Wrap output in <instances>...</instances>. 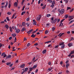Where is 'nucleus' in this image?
Segmentation results:
<instances>
[{
    "label": "nucleus",
    "mask_w": 74,
    "mask_h": 74,
    "mask_svg": "<svg viewBox=\"0 0 74 74\" xmlns=\"http://www.w3.org/2000/svg\"><path fill=\"white\" fill-rule=\"evenodd\" d=\"M53 17H52L51 19V22L52 23H55L56 22L58 21V19L55 18V19H53Z\"/></svg>",
    "instance_id": "obj_1"
},
{
    "label": "nucleus",
    "mask_w": 74,
    "mask_h": 74,
    "mask_svg": "<svg viewBox=\"0 0 74 74\" xmlns=\"http://www.w3.org/2000/svg\"><path fill=\"white\" fill-rule=\"evenodd\" d=\"M59 45H62L61 47V49L64 48V47H65V45H64V43L63 42H61V43H60L59 44Z\"/></svg>",
    "instance_id": "obj_2"
},
{
    "label": "nucleus",
    "mask_w": 74,
    "mask_h": 74,
    "mask_svg": "<svg viewBox=\"0 0 74 74\" xmlns=\"http://www.w3.org/2000/svg\"><path fill=\"white\" fill-rule=\"evenodd\" d=\"M59 12H60V14H63L64 12V10L63 9H62L61 10V11H59Z\"/></svg>",
    "instance_id": "obj_3"
},
{
    "label": "nucleus",
    "mask_w": 74,
    "mask_h": 74,
    "mask_svg": "<svg viewBox=\"0 0 74 74\" xmlns=\"http://www.w3.org/2000/svg\"><path fill=\"white\" fill-rule=\"evenodd\" d=\"M41 18V15H39L38 16L37 18V21H40V18Z\"/></svg>",
    "instance_id": "obj_4"
},
{
    "label": "nucleus",
    "mask_w": 74,
    "mask_h": 74,
    "mask_svg": "<svg viewBox=\"0 0 74 74\" xmlns=\"http://www.w3.org/2000/svg\"><path fill=\"white\" fill-rule=\"evenodd\" d=\"M33 24L34 25H37V22L36 21L34 20H33Z\"/></svg>",
    "instance_id": "obj_5"
},
{
    "label": "nucleus",
    "mask_w": 74,
    "mask_h": 74,
    "mask_svg": "<svg viewBox=\"0 0 74 74\" xmlns=\"http://www.w3.org/2000/svg\"><path fill=\"white\" fill-rule=\"evenodd\" d=\"M68 45L69 47H71L73 45V44L72 43H70L68 44Z\"/></svg>",
    "instance_id": "obj_6"
},
{
    "label": "nucleus",
    "mask_w": 74,
    "mask_h": 74,
    "mask_svg": "<svg viewBox=\"0 0 74 74\" xmlns=\"http://www.w3.org/2000/svg\"><path fill=\"white\" fill-rule=\"evenodd\" d=\"M36 35L35 34H33L31 36V37H33V38H34L35 37Z\"/></svg>",
    "instance_id": "obj_7"
},
{
    "label": "nucleus",
    "mask_w": 74,
    "mask_h": 74,
    "mask_svg": "<svg viewBox=\"0 0 74 74\" xmlns=\"http://www.w3.org/2000/svg\"><path fill=\"white\" fill-rule=\"evenodd\" d=\"M20 29H17L16 30V32L17 33H19V32H20Z\"/></svg>",
    "instance_id": "obj_8"
},
{
    "label": "nucleus",
    "mask_w": 74,
    "mask_h": 74,
    "mask_svg": "<svg viewBox=\"0 0 74 74\" xmlns=\"http://www.w3.org/2000/svg\"><path fill=\"white\" fill-rule=\"evenodd\" d=\"M33 68L32 67H30L29 69V71H32L33 70Z\"/></svg>",
    "instance_id": "obj_9"
},
{
    "label": "nucleus",
    "mask_w": 74,
    "mask_h": 74,
    "mask_svg": "<svg viewBox=\"0 0 74 74\" xmlns=\"http://www.w3.org/2000/svg\"><path fill=\"white\" fill-rule=\"evenodd\" d=\"M24 30H26V28L25 27L23 28L21 31L22 32H23L24 31Z\"/></svg>",
    "instance_id": "obj_10"
},
{
    "label": "nucleus",
    "mask_w": 74,
    "mask_h": 74,
    "mask_svg": "<svg viewBox=\"0 0 74 74\" xmlns=\"http://www.w3.org/2000/svg\"><path fill=\"white\" fill-rule=\"evenodd\" d=\"M46 52H47V50L46 49H45L43 51L42 53H46Z\"/></svg>",
    "instance_id": "obj_11"
},
{
    "label": "nucleus",
    "mask_w": 74,
    "mask_h": 74,
    "mask_svg": "<svg viewBox=\"0 0 74 74\" xmlns=\"http://www.w3.org/2000/svg\"><path fill=\"white\" fill-rule=\"evenodd\" d=\"M37 67V64H36V65H34L32 68H33V69H36V67Z\"/></svg>",
    "instance_id": "obj_12"
},
{
    "label": "nucleus",
    "mask_w": 74,
    "mask_h": 74,
    "mask_svg": "<svg viewBox=\"0 0 74 74\" xmlns=\"http://www.w3.org/2000/svg\"><path fill=\"white\" fill-rule=\"evenodd\" d=\"M10 30L11 32H12V27H9Z\"/></svg>",
    "instance_id": "obj_13"
},
{
    "label": "nucleus",
    "mask_w": 74,
    "mask_h": 74,
    "mask_svg": "<svg viewBox=\"0 0 74 74\" xmlns=\"http://www.w3.org/2000/svg\"><path fill=\"white\" fill-rule=\"evenodd\" d=\"M25 67V64H23L21 65L20 67L21 68H23Z\"/></svg>",
    "instance_id": "obj_14"
},
{
    "label": "nucleus",
    "mask_w": 74,
    "mask_h": 74,
    "mask_svg": "<svg viewBox=\"0 0 74 74\" xmlns=\"http://www.w3.org/2000/svg\"><path fill=\"white\" fill-rule=\"evenodd\" d=\"M25 25H26V23L25 22L22 23V25H23V26H25Z\"/></svg>",
    "instance_id": "obj_15"
},
{
    "label": "nucleus",
    "mask_w": 74,
    "mask_h": 74,
    "mask_svg": "<svg viewBox=\"0 0 74 74\" xmlns=\"http://www.w3.org/2000/svg\"><path fill=\"white\" fill-rule=\"evenodd\" d=\"M5 27H6V28L7 29H9V26L7 24H6L5 25Z\"/></svg>",
    "instance_id": "obj_16"
},
{
    "label": "nucleus",
    "mask_w": 74,
    "mask_h": 74,
    "mask_svg": "<svg viewBox=\"0 0 74 74\" xmlns=\"http://www.w3.org/2000/svg\"><path fill=\"white\" fill-rule=\"evenodd\" d=\"M11 57V55H9L6 58V59H8V58H10Z\"/></svg>",
    "instance_id": "obj_17"
},
{
    "label": "nucleus",
    "mask_w": 74,
    "mask_h": 74,
    "mask_svg": "<svg viewBox=\"0 0 74 74\" xmlns=\"http://www.w3.org/2000/svg\"><path fill=\"white\" fill-rule=\"evenodd\" d=\"M25 13H26V11H25L24 12H23L21 14V15H23V14H25Z\"/></svg>",
    "instance_id": "obj_18"
},
{
    "label": "nucleus",
    "mask_w": 74,
    "mask_h": 74,
    "mask_svg": "<svg viewBox=\"0 0 74 74\" xmlns=\"http://www.w3.org/2000/svg\"><path fill=\"white\" fill-rule=\"evenodd\" d=\"M51 42V41L50 40L49 41H48L46 42H45V44H48V43H49V42Z\"/></svg>",
    "instance_id": "obj_19"
},
{
    "label": "nucleus",
    "mask_w": 74,
    "mask_h": 74,
    "mask_svg": "<svg viewBox=\"0 0 74 74\" xmlns=\"http://www.w3.org/2000/svg\"><path fill=\"white\" fill-rule=\"evenodd\" d=\"M14 27L15 30H17V29H18V27H16V26H14Z\"/></svg>",
    "instance_id": "obj_20"
},
{
    "label": "nucleus",
    "mask_w": 74,
    "mask_h": 74,
    "mask_svg": "<svg viewBox=\"0 0 74 74\" xmlns=\"http://www.w3.org/2000/svg\"><path fill=\"white\" fill-rule=\"evenodd\" d=\"M74 40V38H73V37H72V38H71V39L69 40V42H70L71 41V40Z\"/></svg>",
    "instance_id": "obj_21"
},
{
    "label": "nucleus",
    "mask_w": 74,
    "mask_h": 74,
    "mask_svg": "<svg viewBox=\"0 0 74 74\" xmlns=\"http://www.w3.org/2000/svg\"><path fill=\"white\" fill-rule=\"evenodd\" d=\"M16 15V14H13L12 15V19H14V16H15Z\"/></svg>",
    "instance_id": "obj_22"
},
{
    "label": "nucleus",
    "mask_w": 74,
    "mask_h": 74,
    "mask_svg": "<svg viewBox=\"0 0 74 74\" xmlns=\"http://www.w3.org/2000/svg\"><path fill=\"white\" fill-rule=\"evenodd\" d=\"M69 16H68V15H66L65 16L64 18H65V19H67V18H68V17Z\"/></svg>",
    "instance_id": "obj_23"
},
{
    "label": "nucleus",
    "mask_w": 74,
    "mask_h": 74,
    "mask_svg": "<svg viewBox=\"0 0 74 74\" xmlns=\"http://www.w3.org/2000/svg\"><path fill=\"white\" fill-rule=\"evenodd\" d=\"M49 25H50V24L49 23H47V24L46 26L48 27L49 26Z\"/></svg>",
    "instance_id": "obj_24"
},
{
    "label": "nucleus",
    "mask_w": 74,
    "mask_h": 74,
    "mask_svg": "<svg viewBox=\"0 0 74 74\" xmlns=\"http://www.w3.org/2000/svg\"><path fill=\"white\" fill-rule=\"evenodd\" d=\"M63 24L62 23H61L60 24V25H59V27H60V26H63Z\"/></svg>",
    "instance_id": "obj_25"
},
{
    "label": "nucleus",
    "mask_w": 74,
    "mask_h": 74,
    "mask_svg": "<svg viewBox=\"0 0 74 74\" xmlns=\"http://www.w3.org/2000/svg\"><path fill=\"white\" fill-rule=\"evenodd\" d=\"M14 5H15V7H17L18 5V4H17V2H16L14 3Z\"/></svg>",
    "instance_id": "obj_26"
},
{
    "label": "nucleus",
    "mask_w": 74,
    "mask_h": 74,
    "mask_svg": "<svg viewBox=\"0 0 74 74\" xmlns=\"http://www.w3.org/2000/svg\"><path fill=\"white\" fill-rule=\"evenodd\" d=\"M46 7V5H45L44 6H43V7L42 8V9L44 10L45 9V8Z\"/></svg>",
    "instance_id": "obj_27"
},
{
    "label": "nucleus",
    "mask_w": 74,
    "mask_h": 74,
    "mask_svg": "<svg viewBox=\"0 0 74 74\" xmlns=\"http://www.w3.org/2000/svg\"><path fill=\"white\" fill-rule=\"evenodd\" d=\"M52 31H53L55 30V27H53L52 28Z\"/></svg>",
    "instance_id": "obj_28"
},
{
    "label": "nucleus",
    "mask_w": 74,
    "mask_h": 74,
    "mask_svg": "<svg viewBox=\"0 0 74 74\" xmlns=\"http://www.w3.org/2000/svg\"><path fill=\"white\" fill-rule=\"evenodd\" d=\"M69 65H70V64H66V68H67L68 67H69Z\"/></svg>",
    "instance_id": "obj_29"
},
{
    "label": "nucleus",
    "mask_w": 74,
    "mask_h": 74,
    "mask_svg": "<svg viewBox=\"0 0 74 74\" xmlns=\"http://www.w3.org/2000/svg\"><path fill=\"white\" fill-rule=\"evenodd\" d=\"M64 1H65L66 4L69 2V0H64Z\"/></svg>",
    "instance_id": "obj_30"
},
{
    "label": "nucleus",
    "mask_w": 74,
    "mask_h": 74,
    "mask_svg": "<svg viewBox=\"0 0 74 74\" xmlns=\"http://www.w3.org/2000/svg\"><path fill=\"white\" fill-rule=\"evenodd\" d=\"M73 17H74V16H69L68 17L69 18H73Z\"/></svg>",
    "instance_id": "obj_31"
},
{
    "label": "nucleus",
    "mask_w": 74,
    "mask_h": 74,
    "mask_svg": "<svg viewBox=\"0 0 74 74\" xmlns=\"http://www.w3.org/2000/svg\"><path fill=\"white\" fill-rule=\"evenodd\" d=\"M5 54V52L3 53H2L1 56H4V55Z\"/></svg>",
    "instance_id": "obj_32"
},
{
    "label": "nucleus",
    "mask_w": 74,
    "mask_h": 74,
    "mask_svg": "<svg viewBox=\"0 0 74 74\" xmlns=\"http://www.w3.org/2000/svg\"><path fill=\"white\" fill-rule=\"evenodd\" d=\"M39 38H35L34 40H35V41H37L38 40H39Z\"/></svg>",
    "instance_id": "obj_33"
},
{
    "label": "nucleus",
    "mask_w": 74,
    "mask_h": 74,
    "mask_svg": "<svg viewBox=\"0 0 74 74\" xmlns=\"http://www.w3.org/2000/svg\"><path fill=\"white\" fill-rule=\"evenodd\" d=\"M66 73L67 74H69V73H70V71L68 70H66Z\"/></svg>",
    "instance_id": "obj_34"
},
{
    "label": "nucleus",
    "mask_w": 74,
    "mask_h": 74,
    "mask_svg": "<svg viewBox=\"0 0 74 74\" xmlns=\"http://www.w3.org/2000/svg\"><path fill=\"white\" fill-rule=\"evenodd\" d=\"M12 35L13 37H15V36H16V34H12Z\"/></svg>",
    "instance_id": "obj_35"
},
{
    "label": "nucleus",
    "mask_w": 74,
    "mask_h": 74,
    "mask_svg": "<svg viewBox=\"0 0 74 74\" xmlns=\"http://www.w3.org/2000/svg\"><path fill=\"white\" fill-rule=\"evenodd\" d=\"M27 70H28V68H25V71H27Z\"/></svg>",
    "instance_id": "obj_36"
},
{
    "label": "nucleus",
    "mask_w": 74,
    "mask_h": 74,
    "mask_svg": "<svg viewBox=\"0 0 74 74\" xmlns=\"http://www.w3.org/2000/svg\"><path fill=\"white\" fill-rule=\"evenodd\" d=\"M48 32H49V31L48 30H47L45 32V34H48Z\"/></svg>",
    "instance_id": "obj_37"
},
{
    "label": "nucleus",
    "mask_w": 74,
    "mask_h": 74,
    "mask_svg": "<svg viewBox=\"0 0 74 74\" xmlns=\"http://www.w3.org/2000/svg\"><path fill=\"white\" fill-rule=\"evenodd\" d=\"M74 20H72V21H71L70 22H69V23L71 24V23H73V22H74Z\"/></svg>",
    "instance_id": "obj_38"
},
{
    "label": "nucleus",
    "mask_w": 74,
    "mask_h": 74,
    "mask_svg": "<svg viewBox=\"0 0 74 74\" xmlns=\"http://www.w3.org/2000/svg\"><path fill=\"white\" fill-rule=\"evenodd\" d=\"M29 19H30V18H29V17L28 18L26 19V21H27V22H28V21H29Z\"/></svg>",
    "instance_id": "obj_39"
},
{
    "label": "nucleus",
    "mask_w": 74,
    "mask_h": 74,
    "mask_svg": "<svg viewBox=\"0 0 74 74\" xmlns=\"http://www.w3.org/2000/svg\"><path fill=\"white\" fill-rule=\"evenodd\" d=\"M6 18L8 21H10V19H9V17H7Z\"/></svg>",
    "instance_id": "obj_40"
},
{
    "label": "nucleus",
    "mask_w": 74,
    "mask_h": 74,
    "mask_svg": "<svg viewBox=\"0 0 74 74\" xmlns=\"http://www.w3.org/2000/svg\"><path fill=\"white\" fill-rule=\"evenodd\" d=\"M51 15L49 14H47L46 17H49V16H50Z\"/></svg>",
    "instance_id": "obj_41"
},
{
    "label": "nucleus",
    "mask_w": 74,
    "mask_h": 74,
    "mask_svg": "<svg viewBox=\"0 0 74 74\" xmlns=\"http://www.w3.org/2000/svg\"><path fill=\"white\" fill-rule=\"evenodd\" d=\"M32 31H33V29H31L29 31L30 33H31V32H32Z\"/></svg>",
    "instance_id": "obj_42"
},
{
    "label": "nucleus",
    "mask_w": 74,
    "mask_h": 74,
    "mask_svg": "<svg viewBox=\"0 0 74 74\" xmlns=\"http://www.w3.org/2000/svg\"><path fill=\"white\" fill-rule=\"evenodd\" d=\"M47 1H49V3H52V0H48Z\"/></svg>",
    "instance_id": "obj_43"
},
{
    "label": "nucleus",
    "mask_w": 74,
    "mask_h": 74,
    "mask_svg": "<svg viewBox=\"0 0 74 74\" xmlns=\"http://www.w3.org/2000/svg\"><path fill=\"white\" fill-rule=\"evenodd\" d=\"M11 62L7 63H6V65H9L11 64Z\"/></svg>",
    "instance_id": "obj_44"
},
{
    "label": "nucleus",
    "mask_w": 74,
    "mask_h": 74,
    "mask_svg": "<svg viewBox=\"0 0 74 74\" xmlns=\"http://www.w3.org/2000/svg\"><path fill=\"white\" fill-rule=\"evenodd\" d=\"M25 6H23L22 8V10L23 11V10H24V9H25Z\"/></svg>",
    "instance_id": "obj_45"
},
{
    "label": "nucleus",
    "mask_w": 74,
    "mask_h": 74,
    "mask_svg": "<svg viewBox=\"0 0 74 74\" xmlns=\"http://www.w3.org/2000/svg\"><path fill=\"white\" fill-rule=\"evenodd\" d=\"M64 20H65V19H63L61 20V21L60 22V23H62V22H63L64 21Z\"/></svg>",
    "instance_id": "obj_46"
},
{
    "label": "nucleus",
    "mask_w": 74,
    "mask_h": 74,
    "mask_svg": "<svg viewBox=\"0 0 74 74\" xmlns=\"http://www.w3.org/2000/svg\"><path fill=\"white\" fill-rule=\"evenodd\" d=\"M7 14H8V15H11V12H8L7 13Z\"/></svg>",
    "instance_id": "obj_47"
},
{
    "label": "nucleus",
    "mask_w": 74,
    "mask_h": 74,
    "mask_svg": "<svg viewBox=\"0 0 74 74\" xmlns=\"http://www.w3.org/2000/svg\"><path fill=\"white\" fill-rule=\"evenodd\" d=\"M58 47H59V45L56 46L55 47V48H58Z\"/></svg>",
    "instance_id": "obj_48"
},
{
    "label": "nucleus",
    "mask_w": 74,
    "mask_h": 74,
    "mask_svg": "<svg viewBox=\"0 0 74 74\" xmlns=\"http://www.w3.org/2000/svg\"><path fill=\"white\" fill-rule=\"evenodd\" d=\"M12 37H10L9 38V40H11L12 39Z\"/></svg>",
    "instance_id": "obj_49"
},
{
    "label": "nucleus",
    "mask_w": 74,
    "mask_h": 74,
    "mask_svg": "<svg viewBox=\"0 0 74 74\" xmlns=\"http://www.w3.org/2000/svg\"><path fill=\"white\" fill-rule=\"evenodd\" d=\"M54 5H55L54 4H52V5L50 6V7H54Z\"/></svg>",
    "instance_id": "obj_50"
},
{
    "label": "nucleus",
    "mask_w": 74,
    "mask_h": 74,
    "mask_svg": "<svg viewBox=\"0 0 74 74\" xmlns=\"http://www.w3.org/2000/svg\"><path fill=\"white\" fill-rule=\"evenodd\" d=\"M55 4V1H53L52 3V4Z\"/></svg>",
    "instance_id": "obj_51"
},
{
    "label": "nucleus",
    "mask_w": 74,
    "mask_h": 74,
    "mask_svg": "<svg viewBox=\"0 0 74 74\" xmlns=\"http://www.w3.org/2000/svg\"><path fill=\"white\" fill-rule=\"evenodd\" d=\"M29 45H30V43H28L27 45V47H29Z\"/></svg>",
    "instance_id": "obj_52"
},
{
    "label": "nucleus",
    "mask_w": 74,
    "mask_h": 74,
    "mask_svg": "<svg viewBox=\"0 0 74 74\" xmlns=\"http://www.w3.org/2000/svg\"><path fill=\"white\" fill-rule=\"evenodd\" d=\"M34 45H36V46H37V45H38V43H35Z\"/></svg>",
    "instance_id": "obj_53"
},
{
    "label": "nucleus",
    "mask_w": 74,
    "mask_h": 74,
    "mask_svg": "<svg viewBox=\"0 0 74 74\" xmlns=\"http://www.w3.org/2000/svg\"><path fill=\"white\" fill-rule=\"evenodd\" d=\"M70 9H71V8L70 7H68L67 8V10H70Z\"/></svg>",
    "instance_id": "obj_54"
},
{
    "label": "nucleus",
    "mask_w": 74,
    "mask_h": 74,
    "mask_svg": "<svg viewBox=\"0 0 74 74\" xmlns=\"http://www.w3.org/2000/svg\"><path fill=\"white\" fill-rule=\"evenodd\" d=\"M73 27H74L73 25H71L70 26V27L71 28H73Z\"/></svg>",
    "instance_id": "obj_55"
},
{
    "label": "nucleus",
    "mask_w": 74,
    "mask_h": 74,
    "mask_svg": "<svg viewBox=\"0 0 74 74\" xmlns=\"http://www.w3.org/2000/svg\"><path fill=\"white\" fill-rule=\"evenodd\" d=\"M2 45H3L1 44V43H0V49L1 48V47H2Z\"/></svg>",
    "instance_id": "obj_56"
},
{
    "label": "nucleus",
    "mask_w": 74,
    "mask_h": 74,
    "mask_svg": "<svg viewBox=\"0 0 74 74\" xmlns=\"http://www.w3.org/2000/svg\"><path fill=\"white\" fill-rule=\"evenodd\" d=\"M64 33H62L61 34L60 36V37H61V36H62V35H63V34H64Z\"/></svg>",
    "instance_id": "obj_57"
},
{
    "label": "nucleus",
    "mask_w": 74,
    "mask_h": 74,
    "mask_svg": "<svg viewBox=\"0 0 74 74\" xmlns=\"http://www.w3.org/2000/svg\"><path fill=\"white\" fill-rule=\"evenodd\" d=\"M56 10H55L54 9H53L52 10V12H56Z\"/></svg>",
    "instance_id": "obj_58"
},
{
    "label": "nucleus",
    "mask_w": 74,
    "mask_h": 74,
    "mask_svg": "<svg viewBox=\"0 0 74 74\" xmlns=\"http://www.w3.org/2000/svg\"><path fill=\"white\" fill-rule=\"evenodd\" d=\"M10 7H11V4H10V3H9V6H8L9 8H10Z\"/></svg>",
    "instance_id": "obj_59"
},
{
    "label": "nucleus",
    "mask_w": 74,
    "mask_h": 74,
    "mask_svg": "<svg viewBox=\"0 0 74 74\" xmlns=\"http://www.w3.org/2000/svg\"><path fill=\"white\" fill-rule=\"evenodd\" d=\"M48 64H49V65H51V62H49L48 63Z\"/></svg>",
    "instance_id": "obj_60"
},
{
    "label": "nucleus",
    "mask_w": 74,
    "mask_h": 74,
    "mask_svg": "<svg viewBox=\"0 0 74 74\" xmlns=\"http://www.w3.org/2000/svg\"><path fill=\"white\" fill-rule=\"evenodd\" d=\"M7 56H6V54H5V55H4V56H3V58H4L5 57H7Z\"/></svg>",
    "instance_id": "obj_61"
},
{
    "label": "nucleus",
    "mask_w": 74,
    "mask_h": 74,
    "mask_svg": "<svg viewBox=\"0 0 74 74\" xmlns=\"http://www.w3.org/2000/svg\"><path fill=\"white\" fill-rule=\"evenodd\" d=\"M69 63V60H67V61L65 62L66 64H67V63Z\"/></svg>",
    "instance_id": "obj_62"
},
{
    "label": "nucleus",
    "mask_w": 74,
    "mask_h": 74,
    "mask_svg": "<svg viewBox=\"0 0 74 74\" xmlns=\"http://www.w3.org/2000/svg\"><path fill=\"white\" fill-rule=\"evenodd\" d=\"M14 68H15V67H12V69H11V70H10L11 71V70H14Z\"/></svg>",
    "instance_id": "obj_63"
},
{
    "label": "nucleus",
    "mask_w": 74,
    "mask_h": 74,
    "mask_svg": "<svg viewBox=\"0 0 74 74\" xmlns=\"http://www.w3.org/2000/svg\"><path fill=\"white\" fill-rule=\"evenodd\" d=\"M18 60H17L16 61V62H15L16 63H18Z\"/></svg>",
    "instance_id": "obj_64"
}]
</instances>
